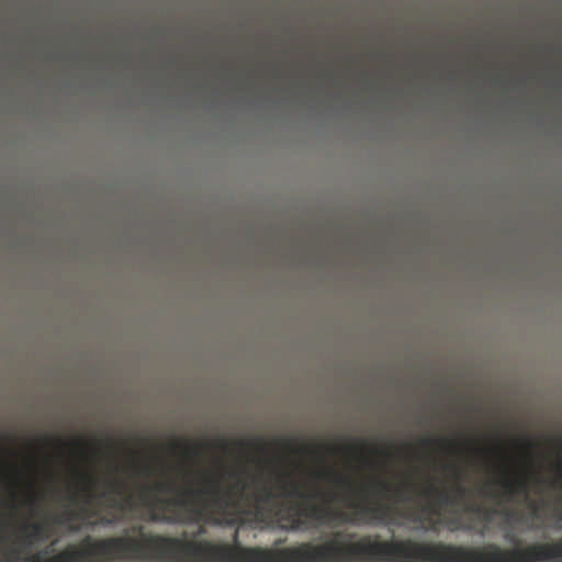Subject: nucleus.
Segmentation results:
<instances>
[{"instance_id":"nucleus-1","label":"nucleus","mask_w":562,"mask_h":562,"mask_svg":"<svg viewBox=\"0 0 562 562\" xmlns=\"http://www.w3.org/2000/svg\"><path fill=\"white\" fill-rule=\"evenodd\" d=\"M229 476L236 482L227 490L223 488L222 479H214L210 473L202 474L201 488L190 484L178 490L172 480L140 484L137 499L120 481V510H133L140 505L148 509L150 520L179 525H222L247 515L262 522L276 518L284 521L286 529L300 530L311 526L386 524L393 507L385 501L411 502L415 488L414 484L395 488L389 481L374 479L369 486L361 485L356 491L349 476L329 467L317 473V479L344 486L348 494L338 496L336 492L325 494L318 490L307 494L294 482L289 491L285 481L278 494L266 484L248 494L246 469Z\"/></svg>"},{"instance_id":"nucleus-2","label":"nucleus","mask_w":562,"mask_h":562,"mask_svg":"<svg viewBox=\"0 0 562 562\" xmlns=\"http://www.w3.org/2000/svg\"><path fill=\"white\" fill-rule=\"evenodd\" d=\"M453 471L458 482L452 490H439L434 482H430L419 493V495L425 498L426 504L418 503V512L409 509L402 516L412 521L424 524L425 521H430V517L441 515L445 507L460 505L470 494V490L460 483V469L454 468Z\"/></svg>"},{"instance_id":"nucleus-3","label":"nucleus","mask_w":562,"mask_h":562,"mask_svg":"<svg viewBox=\"0 0 562 562\" xmlns=\"http://www.w3.org/2000/svg\"><path fill=\"white\" fill-rule=\"evenodd\" d=\"M48 525L44 521L34 524H24L20 529L16 540L7 546L9 538L0 537V562H22L29 561L31 548L37 540H46L48 538Z\"/></svg>"},{"instance_id":"nucleus-4","label":"nucleus","mask_w":562,"mask_h":562,"mask_svg":"<svg viewBox=\"0 0 562 562\" xmlns=\"http://www.w3.org/2000/svg\"><path fill=\"white\" fill-rule=\"evenodd\" d=\"M82 476L90 483V485L87 487V506H82L78 510H67L63 516L55 517L54 521L59 525H67L68 529L71 531L78 530V527L72 524L75 520H87L89 518L99 517V522L101 525L108 526L116 522L120 519L117 515L110 513L108 515L100 516L99 509L90 507V504L95 497L94 487L98 483V480L92 474H82Z\"/></svg>"},{"instance_id":"nucleus-5","label":"nucleus","mask_w":562,"mask_h":562,"mask_svg":"<svg viewBox=\"0 0 562 562\" xmlns=\"http://www.w3.org/2000/svg\"><path fill=\"white\" fill-rule=\"evenodd\" d=\"M531 479L536 483H544V480L536 475L533 472L530 474L524 473L520 476L507 475L502 482L507 499L514 501L518 495H522L527 499L529 497V485Z\"/></svg>"},{"instance_id":"nucleus-6","label":"nucleus","mask_w":562,"mask_h":562,"mask_svg":"<svg viewBox=\"0 0 562 562\" xmlns=\"http://www.w3.org/2000/svg\"><path fill=\"white\" fill-rule=\"evenodd\" d=\"M215 445L213 442H193V441H182V440H172L169 443V448L172 451L181 450L186 457L191 459H195L201 456L202 449L204 448H213Z\"/></svg>"},{"instance_id":"nucleus-7","label":"nucleus","mask_w":562,"mask_h":562,"mask_svg":"<svg viewBox=\"0 0 562 562\" xmlns=\"http://www.w3.org/2000/svg\"><path fill=\"white\" fill-rule=\"evenodd\" d=\"M325 450L329 454H334L337 451V448L333 445H311V446H300L299 450L301 453L308 456H316L319 450Z\"/></svg>"},{"instance_id":"nucleus-8","label":"nucleus","mask_w":562,"mask_h":562,"mask_svg":"<svg viewBox=\"0 0 562 562\" xmlns=\"http://www.w3.org/2000/svg\"><path fill=\"white\" fill-rule=\"evenodd\" d=\"M422 446L425 447V448H428V447H449V448H454L456 447V441L454 440H450V439H447V438H431V437H426L424 438L422 441H420Z\"/></svg>"},{"instance_id":"nucleus-9","label":"nucleus","mask_w":562,"mask_h":562,"mask_svg":"<svg viewBox=\"0 0 562 562\" xmlns=\"http://www.w3.org/2000/svg\"><path fill=\"white\" fill-rule=\"evenodd\" d=\"M254 445L255 449L260 453H266L269 449L268 443L262 438H257Z\"/></svg>"},{"instance_id":"nucleus-10","label":"nucleus","mask_w":562,"mask_h":562,"mask_svg":"<svg viewBox=\"0 0 562 562\" xmlns=\"http://www.w3.org/2000/svg\"><path fill=\"white\" fill-rule=\"evenodd\" d=\"M72 446L80 450V452L86 457L87 456V443L81 439H77L72 442Z\"/></svg>"},{"instance_id":"nucleus-11","label":"nucleus","mask_w":562,"mask_h":562,"mask_svg":"<svg viewBox=\"0 0 562 562\" xmlns=\"http://www.w3.org/2000/svg\"><path fill=\"white\" fill-rule=\"evenodd\" d=\"M519 443L525 449L526 454H527L528 459L530 460V458H531L530 453H531V449L533 448V442H531L530 440L524 439V440H520Z\"/></svg>"},{"instance_id":"nucleus-12","label":"nucleus","mask_w":562,"mask_h":562,"mask_svg":"<svg viewBox=\"0 0 562 562\" xmlns=\"http://www.w3.org/2000/svg\"><path fill=\"white\" fill-rule=\"evenodd\" d=\"M231 443L225 439L222 438L217 443L216 447L221 449L222 452H228Z\"/></svg>"},{"instance_id":"nucleus-13","label":"nucleus","mask_w":562,"mask_h":562,"mask_svg":"<svg viewBox=\"0 0 562 562\" xmlns=\"http://www.w3.org/2000/svg\"><path fill=\"white\" fill-rule=\"evenodd\" d=\"M232 445L241 450L249 448V441L245 439L235 440L232 442Z\"/></svg>"},{"instance_id":"nucleus-14","label":"nucleus","mask_w":562,"mask_h":562,"mask_svg":"<svg viewBox=\"0 0 562 562\" xmlns=\"http://www.w3.org/2000/svg\"><path fill=\"white\" fill-rule=\"evenodd\" d=\"M465 510L472 512V513H480L481 507L475 504H469V505H467Z\"/></svg>"},{"instance_id":"nucleus-15","label":"nucleus","mask_w":562,"mask_h":562,"mask_svg":"<svg viewBox=\"0 0 562 562\" xmlns=\"http://www.w3.org/2000/svg\"><path fill=\"white\" fill-rule=\"evenodd\" d=\"M276 443H282L284 448H286V449H289V450H291V449H292V443H291V441H290V440H288V439H282V440H281V439H278V440L276 441Z\"/></svg>"},{"instance_id":"nucleus-16","label":"nucleus","mask_w":562,"mask_h":562,"mask_svg":"<svg viewBox=\"0 0 562 562\" xmlns=\"http://www.w3.org/2000/svg\"><path fill=\"white\" fill-rule=\"evenodd\" d=\"M139 473L148 476L151 474V469L148 465H143L139 468Z\"/></svg>"},{"instance_id":"nucleus-17","label":"nucleus","mask_w":562,"mask_h":562,"mask_svg":"<svg viewBox=\"0 0 562 562\" xmlns=\"http://www.w3.org/2000/svg\"><path fill=\"white\" fill-rule=\"evenodd\" d=\"M368 447V443L363 440L357 441V449H359L361 452H363Z\"/></svg>"},{"instance_id":"nucleus-18","label":"nucleus","mask_w":562,"mask_h":562,"mask_svg":"<svg viewBox=\"0 0 562 562\" xmlns=\"http://www.w3.org/2000/svg\"><path fill=\"white\" fill-rule=\"evenodd\" d=\"M27 501H29L30 506H32V507L37 506V497L34 494H31Z\"/></svg>"},{"instance_id":"nucleus-19","label":"nucleus","mask_w":562,"mask_h":562,"mask_svg":"<svg viewBox=\"0 0 562 562\" xmlns=\"http://www.w3.org/2000/svg\"><path fill=\"white\" fill-rule=\"evenodd\" d=\"M488 496L492 497L493 499H498L501 495L497 492H491L488 493Z\"/></svg>"},{"instance_id":"nucleus-20","label":"nucleus","mask_w":562,"mask_h":562,"mask_svg":"<svg viewBox=\"0 0 562 562\" xmlns=\"http://www.w3.org/2000/svg\"><path fill=\"white\" fill-rule=\"evenodd\" d=\"M530 506H531V508H532V509L537 510V509H538V507H539V503H538V502H533V501H532V502L530 503Z\"/></svg>"},{"instance_id":"nucleus-21","label":"nucleus","mask_w":562,"mask_h":562,"mask_svg":"<svg viewBox=\"0 0 562 562\" xmlns=\"http://www.w3.org/2000/svg\"><path fill=\"white\" fill-rule=\"evenodd\" d=\"M54 442L58 446H65V443L58 438L54 439Z\"/></svg>"},{"instance_id":"nucleus-22","label":"nucleus","mask_w":562,"mask_h":562,"mask_svg":"<svg viewBox=\"0 0 562 562\" xmlns=\"http://www.w3.org/2000/svg\"><path fill=\"white\" fill-rule=\"evenodd\" d=\"M374 451H376V452H379L381 454H386V451L382 450V449L374 448Z\"/></svg>"},{"instance_id":"nucleus-23","label":"nucleus","mask_w":562,"mask_h":562,"mask_svg":"<svg viewBox=\"0 0 562 562\" xmlns=\"http://www.w3.org/2000/svg\"><path fill=\"white\" fill-rule=\"evenodd\" d=\"M109 446H110V448H113L114 442H113L112 440H110V441H109Z\"/></svg>"}]
</instances>
